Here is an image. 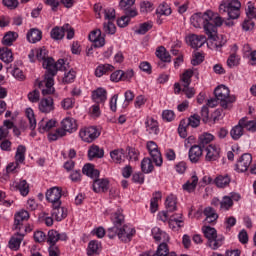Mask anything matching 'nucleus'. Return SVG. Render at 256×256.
Instances as JSON below:
<instances>
[{
	"mask_svg": "<svg viewBox=\"0 0 256 256\" xmlns=\"http://www.w3.org/2000/svg\"><path fill=\"white\" fill-rule=\"evenodd\" d=\"M190 23L196 29H201L203 27L204 33L210 37L215 36V27H221L224 20L217 13H214L211 10H207L204 13H195L190 18Z\"/></svg>",
	"mask_w": 256,
	"mask_h": 256,
	"instance_id": "nucleus-1",
	"label": "nucleus"
},
{
	"mask_svg": "<svg viewBox=\"0 0 256 256\" xmlns=\"http://www.w3.org/2000/svg\"><path fill=\"white\" fill-rule=\"evenodd\" d=\"M36 59L42 61V67L47 70L49 73L50 69H56V71H65L67 67L65 66V60L59 59L57 62L52 57H49L47 54V49L40 48L36 49Z\"/></svg>",
	"mask_w": 256,
	"mask_h": 256,
	"instance_id": "nucleus-2",
	"label": "nucleus"
},
{
	"mask_svg": "<svg viewBox=\"0 0 256 256\" xmlns=\"http://www.w3.org/2000/svg\"><path fill=\"white\" fill-rule=\"evenodd\" d=\"M219 13L228 14L229 19H239L241 15V2L239 0H224L219 5Z\"/></svg>",
	"mask_w": 256,
	"mask_h": 256,
	"instance_id": "nucleus-3",
	"label": "nucleus"
},
{
	"mask_svg": "<svg viewBox=\"0 0 256 256\" xmlns=\"http://www.w3.org/2000/svg\"><path fill=\"white\" fill-rule=\"evenodd\" d=\"M214 95L217 101H220L222 109H229L231 103H235L237 98L234 95H230V91L225 85H220L215 88Z\"/></svg>",
	"mask_w": 256,
	"mask_h": 256,
	"instance_id": "nucleus-4",
	"label": "nucleus"
},
{
	"mask_svg": "<svg viewBox=\"0 0 256 256\" xmlns=\"http://www.w3.org/2000/svg\"><path fill=\"white\" fill-rule=\"evenodd\" d=\"M203 234L208 239V246L216 251V249H219L223 245V242L225 241V237L221 235H217V230L210 226H204L202 228Z\"/></svg>",
	"mask_w": 256,
	"mask_h": 256,
	"instance_id": "nucleus-5",
	"label": "nucleus"
},
{
	"mask_svg": "<svg viewBox=\"0 0 256 256\" xmlns=\"http://www.w3.org/2000/svg\"><path fill=\"white\" fill-rule=\"evenodd\" d=\"M57 75V69H49V72H46V74L44 75V80L42 81H38V87L39 89H41L42 87H46L44 89H42V95H53V93H55V88L53 87V85H55V80L53 79V77H55Z\"/></svg>",
	"mask_w": 256,
	"mask_h": 256,
	"instance_id": "nucleus-6",
	"label": "nucleus"
},
{
	"mask_svg": "<svg viewBox=\"0 0 256 256\" xmlns=\"http://www.w3.org/2000/svg\"><path fill=\"white\" fill-rule=\"evenodd\" d=\"M111 221L114 226L108 229L107 235L109 239H115V237H117V231H119V228L123 227V223H125V216L123 215V211L118 210L112 214Z\"/></svg>",
	"mask_w": 256,
	"mask_h": 256,
	"instance_id": "nucleus-7",
	"label": "nucleus"
},
{
	"mask_svg": "<svg viewBox=\"0 0 256 256\" xmlns=\"http://www.w3.org/2000/svg\"><path fill=\"white\" fill-rule=\"evenodd\" d=\"M62 193L63 189L61 187L54 186L47 190L46 199L49 203L57 207V205H61Z\"/></svg>",
	"mask_w": 256,
	"mask_h": 256,
	"instance_id": "nucleus-8",
	"label": "nucleus"
},
{
	"mask_svg": "<svg viewBox=\"0 0 256 256\" xmlns=\"http://www.w3.org/2000/svg\"><path fill=\"white\" fill-rule=\"evenodd\" d=\"M99 135L101 134L95 127L82 128L79 132V137L82 139V141H85V143H93V141H95Z\"/></svg>",
	"mask_w": 256,
	"mask_h": 256,
	"instance_id": "nucleus-9",
	"label": "nucleus"
},
{
	"mask_svg": "<svg viewBox=\"0 0 256 256\" xmlns=\"http://www.w3.org/2000/svg\"><path fill=\"white\" fill-rule=\"evenodd\" d=\"M147 149L156 167H161V165H163V157L161 156V152H159V147L157 146V143L149 141L147 143Z\"/></svg>",
	"mask_w": 256,
	"mask_h": 256,
	"instance_id": "nucleus-10",
	"label": "nucleus"
},
{
	"mask_svg": "<svg viewBox=\"0 0 256 256\" xmlns=\"http://www.w3.org/2000/svg\"><path fill=\"white\" fill-rule=\"evenodd\" d=\"M135 235V228H132L127 225H123L122 227L118 228L116 236L123 241L124 243H129L131 238Z\"/></svg>",
	"mask_w": 256,
	"mask_h": 256,
	"instance_id": "nucleus-11",
	"label": "nucleus"
},
{
	"mask_svg": "<svg viewBox=\"0 0 256 256\" xmlns=\"http://www.w3.org/2000/svg\"><path fill=\"white\" fill-rule=\"evenodd\" d=\"M186 43H188L192 49H199L207 43V37H205V35L191 34L186 37Z\"/></svg>",
	"mask_w": 256,
	"mask_h": 256,
	"instance_id": "nucleus-12",
	"label": "nucleus"
},
{
	"mask_svg": "<svg viewBox=\"0 0 256 256\" xmlns=\"http://www.w3.org/2000/svg\"><path fill=\"white\" fill-rule=\"evenodd\" d=\"M253 162V156L249 153L243 154L238 162L236 163V171L239 173H245L249 167H251V163Z\"/></svg>",
	"mask_w": 256,
	"mask_h": 256,
	"instance_id": "nucleus-13",
	"label": "nucleus"
},
{
	"mask_svg": "<svg viewBox=\"0 0 256 256\" xmlns=\"http://www.w3.org/2000/svg\"><path fill=\"white\" fill-rule=\"evenodd\" d=\"M38 109L40 113H51L55 111V102H53V98L45 97L42 98L38 104Z\"/></svg>",
	"mask_w": 256,
	"mask_h": 256,
	"instance_id": "nucleus-14",
	"label": "nucleus"
},
{
	"mask_svg": "<svg viewBox=\"0 0 256 256\" xmlns=\"http://www.w3.org/2000/svg\"><path fill=\"white\" fill-rule=\"evenodd\" d=\"M135 5V0H120L119 8L124 11L125 15L137 17V10L131 8Z\"/></svg>",
	"mask_w": 256,
	"mask_h": 256,
	"instance_id": "nucleus-15",
	"label": "nucleus"
},
{
	"mask_svg": "<svg viewBox=\"0 0 256 256\" xmlns=\"http://www.w3.org/2000/svg\"><path fill=\"white\" fill-rule=\"evenodd\" d=\"M92 101L97 105H105V101H107V90L104 88H97L92 91Z\"/></svg>",
	"mask_w": 256,
	"mask_h": 256,
	"instance_id": "nucleus-16",
	"label": "nucleus"
},
{
	"mask_svg": "<svg viewBox=\"0 0 256 256\" xmlns=\"http://www.w3.org/2000/svg\"><path fill=\"white\" fill-rule=\"evenodd\" d=\"M188 156L191 163H199V160L203 157V148L200 145L191 146Z\"/></svg>",
	"mask_w": 256,
	"mask_h": 256,
	"instance_id": "nucleus-17",
	"label": "nucleus"
},
{
	"mask_svg": "<svg viewBox=\"0 0 256 256\" xmlns=\"http://www.w3.org/2000/svg\"><path fill=\"white\" fill-rule=\"evenodd\" d=\"M221 153V148L217 145H209L206 148V161H217L219 159Z\"/></svg>",
	"mask_w": 256,
	"mask_h": 256,
	"instance_id": "nucleus-18",
	"label": "nucleus"
},
{
	"mask_svg": "<svg viewBox=\"0 0 256 256\" xmlns=\"http://www.w3.org/2000/svg\"><path fill=\"white\" fill-rule=\"evenodd\" d=\"M51 215L55 221H63L67 217V208L62 207L61 204L52 205Z\"/></svg>",
	"mask_w": 256,
	"mask_h": 256,
	"instance_id": "nucleus-19",
	"label": "nucleus"
},
{
	"mask_svg": "<svg viewBox=\"0 0 256 256\" xmlns=\"http://www.w3.org/2000/svg\"><path fill=\"white\" fill-rule=\"evenodd\" d=\"M109 190V180L94 178L93 191L95 193H105Z\"/></svg>",
	"mask_w": 256,
	"mask_h": 256,
	"instance_id": "nucleus-20",
	"label": "nucleus"
},
{
	"mask_svg": "<svg viewBox=\"0 0 256 256\" xmlns=\"http://www.w3.org/2000/svg\"><path fill=\"white\" fill-rule=\"evenodd\" d=\"M65 31H69V24H65L62 27H59V26L54 27L51 30L50 35L52 39H54V41H61V39L65 37Z\"/></svg>",
	"mask_w": 256,
	"mask_h": 256,
	"instance_id": "nucleus-21",
	"label": "nucleus"
},
{
	"mask_svg": "<svg viewBox=\"0 0 256 256\" xmlns=\"http://www.w3.org/2000/svg\"><path fill=\"white\" fill-rule=\"evenodd\" d=\"M61 127L68 133H75L77 131V120L71 117H66L61 121Z\"/></svg>",
	"mask_w": 256,
	"mask_h": 256,
	"instance_id": "nucleus-22",
	"label": "nucleus"
},
{
	"mask_svg": "<svg viewBox=\"0 0 256 256\" xmlns=\"http://www.w3.org/2000/svg\"><path fill=\"white\" fill-rule=\"evenodd\" d=\"M23 237H25V235L19 232H17V234H15L14 236H12L8 242L9 249H11V251H19L21 247V243L23 241Z\"/></svg>",
	"mask_w": 256,
	"mask_h": 256,
	"instance_id": "nucleus-23",
	"label": "nucleus"
},
{
	"mask_svg": "<svg viewBox=\"0 0 256 256\" xmlns=\"http://www.w3.org/2000/svg\"><path fill=\"white\" fill-rule=\"evenodd\" d=\"M57 125V120L55 119H42L39 123H38V131L39 133H47V131H51V129H53V127H55Z\"/></svg>",
	"mask_w": 256,
	"mask_h": 256,
	"instance_id": "nucleus-24",
	"label": "nucleus"
},
{
	"mask_svg": "<svg viewBox=\"0 0 256 256\" xmlns=\"http://www.w3.org/2000/svg\"><path fill=\"white\" fill-rule=\"evenodd\" d=\"M199 183V177H197V174L194 173L189 180L185 184H183L182 188L184 191H187V193H194V191L197 189V185Z\"/></svg>",
	"mask_w": 256,
	"mask_h": 256,
	"instance_id": "nucleus-25",
	"label": "nucleus"
},
{
	"mask_svg": "<svg viewBox=\"0 0 256 256\" xmlns=\"http://www.w3.org/2000/svg\"><path fill=\"white\" fill-rule=\"evenodd\" d=\"M208 39L212 41V47L216 49V51H219L225 43H227V40L223 37V35L218 36L217 35V27H215V34L214 36L207 35Z\"/></svg>",
	"mask_w": 256,
	"mask_h": 256,
	"instance_id": "nucleus-26",
	"label": "nucleus"
},
{
	"mask_svg": "<svg viewBox=\"0 0 256 256\" xmlns=\"http://www.w3.org/2000/svg\"><path fill=\"white\" fill-rule=\"evenodd\" d=\"M243 135H245V129L241 124V120H239L238 124L233 126L230 130V137L233 139V141H239Z\"/></svg>",
	"mask_w": 256,
	"mask_h": 256,
	"instance_id": "nucleus-27",
	"label": "nucleus"
},
{
	"mask_svg": "<svg viewBox=\"0 0 256 256\" xmlns=\"http://www.w3.org/2000/svg\"><path fill=\"white\" fill-rule=\"evenodd\" d=\"M89 39L94 43V47H103L105 45V38L101 36L100 29L92 31Z\"/></svg>",
	"mask_w": 256,
	"mask_h": 256,
	"instance_id": "nucleus-28",
	"label": "nucleus"
},
{
	"mask_svg": "<svg viewBox=\"0 0 256 256\" xmlns=\"http://www.w3.org/2000/svg\"><path fill=\"white\" fill-rule=\"evenodd\" d=\"M29 219V212L27 210H22L18 212L15 215V220H14V229H19L23 227V221H27Z\"/></svg>",
	"mask_w": 256,
	"mask_h": 256,
	"instance_id": "nucleus-29",
	"label": "nucleus"
},
{
	"mask_svg": "<svg viewBox=\"0 0 256 256\" xmlns=\"http://www.w3.org/2000/svg\"><path fill=\"white\" fill-rule=\"evenodd\" d=\"M145 127L149 135H159V123L153 118H148L145 122Z\"/></svg>",
	"mask_w": 256,
	"mask_h": 256,
	"instance_id": "nucleus-30",
	"label": "nucleus"
},
{
	"mask_svg": "<svg viewBox=\"0 0 256 256\" xmlns=\"http://www.w3.org/2000/svg\"><path fill=\"white\" fill-rule=\"evenodd\" d=\"M105 156V150L97 145H92L88 150V158L91 159H103Z\"/></svg>",
	"mask_w": 256,
	"mask_h": 256,
	"instance_id": "nucleus-31",
	"label": "nucleus"
},
{
	"mask_svg": "<svg viewBox=\"0 0 256 256\" xmlns=\"http://www.w3.org/2000/svg\"><path fill=\"white\" fill-rule=\"evenodd\" d=\"M214 183L219 189H225V187H229V183H231V176H229V174L219 175L215 178Z\"/></svg>",
	"mask_w": 256,
	"mask_h": 256,
	"instance_id": "nucleus-32",
	"label": "nucleus"
},
{
	"mask_svg": "<svg viewBox=\"0 0 256 256\" xmlns=\"http://www.w3.org/2000/svg\"><path fill=\"white\" fill-rule=\"evenodd\" d=\"M82 173L84 175H87V177H90L91 179H99V170L95 169V166L92 164H86L82 168Z\"/></svg>",
	"mask_w": 256,
	"mask_h": 256,
	"instance_id": "nucleus-33",
	"label": "nucleus"
},
{
	"mask_svg": "<svg viewBox=\"0 0 256 256\" xmlns=\"http://www.w3.org/2000/svg\"><path fill=\"white\" fill-rule=\"evenodd\" d=\"M0 59L3 63H13V52L8 47L0 48Z\"/></svg>",
	"mask_w": 256,
	"mask_h": 256,
	"instance_id": "nucleus-34",
	"label": "nucleus"
},
{
	"mask_svg": "<svg viewBox=\"0 0 256 256\" xmlns=\"http://www.w3.org/2000/svg\"><path fill=\"white\" fill-rule=\"evenodd\" d=\"M240 125L250 133L256 132V120H249L247 117H243L240 119Z\"/></svg>",
	"mask_w": 256,
	"mask_h": 256,
	"instance_id": "nucleus-35",
	"label": "nucleus"
},
{
	"mask_svg": "<svg viewBox=\"0 0 256 256\" xmlns=\"http://www.w3.org/2000/svg\"><path fill=\"white\" fill-rule=\"evenodd\" d=\"M42 38L43 35L39 29L33 28L27 33V39L29 43H37L38 41H41Z\"/></svg>",
	"mask_w": 256,
	"mask_h": 256,
	"instance_id": "nucleus-36",
	"label": "nucleus"
},
{
	"mask_svg": "<svg viewBox=\"0 0 256 256\" xmlns=\"http://www.w3.org/2000/svg\"><path fill=\"white\" fill-rule=\"evenodd\" d=\"M204 215L206 217L205 221L206 223H215L217 219H219V215L215 211V209L211 207H207L204 209Z\"/></svg>",
	"mask_w": 256,
	"mask_h": 256,
	"instance_id": "nucleus-37",
	"label": "nucleus"
},
{
	"mask_svg": "<svg viewBox=\"0 0 256 256\" xmlns=\"http://www.w3.org/2000/svg\"><path fill=\"white\" fill-rule=\"evenodd\" d=\"M115 67L111 64H101L95 70L96 77H103L107 73L114 71Z\"/></svg>",
	"mask_w": 256,
	"mask_h": 256,
	"instance_id": "nucleus-38",
	"label": "nucleus"
},
{
	"mask_svg": "<svg viewBox=\"0 0 256 256\" xmlns=\"http://www.w3.org/2000/svg\"><path fill=\"white\" fill-rule=\"evenodd\" d=\"M156 57H158V59H161L164 63H171V54H169L167 49H165V47L163 46H160L156 50Z\"/></svg>",
	"mask_w": 256,
	"mask_h": 256,
	"instance_id": "nucleus-39",
	"label": "nucleus"
},
{
	"mask_svg": "<svg viewBox=\"0 0 256 256\" xmlns=\"http://www.w3.org/2000/svg\"><path fill=\"white\" fill-rule=\"evenodd\" d=\"M152 235L155 241H169V235H167V233H165L159 227H154L152 229Z\"/></svg>",
	"mask_w": 256,
	"mask_h": 256,
	"instance_id": "nucleus-40",
	"label": "nucleus"
},
{
	"mask_svg": "<svg viewBox=\"0 0 256 256\" xmlns=\"http://www.w3.org/2000/svg\"><path fill=\"white\" fill-rule=\"evenodd\" d=\"M110 157L114 163H123L125 161V151L123 149H118L110 152Z\"/></svg>",
	"mask_w": 256,
	"mask_h": 256,
	"instance_id": "nucleus-41",
	"label": "nucleus"
},
{
	"mask_svg": "<svg viewBox=\"0 0 256 256\" xmlns=\"http://www.w3.org/2000/svg\"><path fill=\"white\" fill-rule=\"evenodd\" d=\"M100 247H101V244H99L98 241H96V240L90 241L88 244L87 255L88 256L99 255Z\"/></svg>",
	"mask_w": 256,
	"mask_h": 256,
	"instance_id": "nucleus-42",
	"label": "nucleus"
},
{
	"mask_svg": "<svg viewBox=\"0 0 256 256\" xmlns=\"http://www.w3.org/2000/svg\"><path fill=\"white\" fill-rule=\"evenodd\" d=\"M183 121H185L188 127L195 129L201 124V117L198 114H194L187 119H183Z\"/></svg>",
	"mask_w": 256,
	"mask_h": 256,
	"instance_id": "nucleus-43",
	"label": "nucleus"
},
{
	"mask_svg": "<svg viewBox=\"0 0 256 256\" xmlns=\"http://www.w3.org/2000/svg\"><path fill=\"white\" fill-rule=\"evenodd\" d=\"M17 37H19V34H17L16 32H7L3 37L2 43L7 47H11V45H13V42L17 40Z\"/></svg>",
	"mask_w": 256,
	"mask_h": 256,
	"instance_id": "nucleus-44",
	"label": "nucleus"
},
{
	"mask_svg": "<svg viewBox=\"0 0 256 256\" xmlns=\"http://www.w3.org/2000/svg\"><path fill=\"white\" fill-rule=\"evenodd\" d=\"M165 205L168 213H173V211H177V198H175V196L173 195L168 196Z\"/></svg>",
	"mask_w": 256,
	"mask_h": 256,
	"instance_id": "nucleus-45",
	"label": "nucleus"
},
{
	"mask_svg": "<svg viewBox=\"0 0 256 256\" xmlns=\"http://www.w3.org/2000/svg\"><path fill=\"white\" fill-rule=\"evenodd\" d=\"M25 153H27V148L24 145H19L15 154L16 163H23L25 161Z\"/></svg>",
	"mask_w": 256,
	"mask_h": 256,
	"instance_id": "nucleus-46",
	"label": "nucleus"
},
{
	"mask_svg": "<svg viewBox=\"0 0 256 256\" xmlns=\"http://www.w3.org/2000/svg\"><path fill=\"white\" fill-rule=\"evenodd\" d=\"M215 139V136H213V134L211 133H203L199 136V146L200 147H205V145H209V143H211V141H213Z\"/></svg>",
	"mask_w": 256,
	"mask_h": 256,
	"instance_id": "nucleus-47",
	"label": "nucleus"
},
{
	"mask_svg": "<svg viewBox=\"0 0 256 256\" xmlns=\"http://www.w3.org/2000/svg\"><path fill=\"white\" fill-rule=\"evenodd\" d=\"M67 130L61 126V128L56 129L55 133H50L48 135L49 141H57V139H61V137H65L67 135Z\"/></svg>",
	"mask_w": 256,
	"mask_h": 256,
	"instance_id": "nucleus-48",
	"label": "nucleus"
},
{
	"mask_svg": "<svg viewBox=\"0 0 256 256\" xmlns=\"http://www.w3.org/2000/svg\"><path fill=\"white\" fill-rule=\"evenodd\" d=\"M141 169H142V173H152L154 166H153V161H151L150 158H144L141 161Z\"/></svg>",
	"mask_w": 256,
	"mask_h": 256,
	"instance_id": "nucleus-49",
	"label": "nucleus"
},
{
	"mask_svg": "<svg viewBox=\"0 0 256 256\" xmlns=\"http://www.w3.org/2000/svg\"><path fill=\"white\" fill-rule=\"evenodd\" d=\"M16 189H18L22 197H27V195H29V184L27 183V180L18 182L16 184Z\"/></svg>",
	"mask_w": 256,
	"mask_h": 256,
	"instance_id": "nucleus-50",
	"label": "nucleus"
},
{
	"mask_svg": "<svg viewBox=\"0 0 256 256\" xmlns=\"http://www.w3.org/2000/svg\"><path fill=\"white\" fill-rule=\"evenodd\" d=\"M154 9L155 6L153 3L147 0L140 2V13H142V15H147V13H151Z\"/></svg>",
	"mask_w": 256,
	"mask_h": 256,
	"instance_id": "nucleus-51",
	"label": "nucleus"
},
{
	"mask_svg": "<svg viewBox=\"0 0 256 256\" xmlns=\"http://www.w3.org/2000/svg\"><path fill=\"white\" fill-rule=\"evenodd\" d=\"M26 117L29 121V128L33 131V129L37 127V120L35 119V113L33 112V109H26Z\"/></svg>",
	"mask_w": 256,
	"mask_h": 256,
	"instance_id": "nucleus-52",
	"label": "nucleus"
},
{
	"mask_svg": "<svg viewBox=\"0 0 256 256\" xmlns=\"http://www.w3.org/2000/svg\"><path fill=\"white\" fill-rule=\"evenodd\" d=\"M240 61H241V58L239 57V55L233 52L232 54H230V56L227 59V66L230 69H233V67H237V65H239Z\"/></svg>",
	"mask_w": 256,
	"mask_h": 256,
	"instance_id": "nucleus-53",
	"label": "nucleus"
},
{
	"mask_svg": "<svg viewBox=\"0 0 256 256\" xmlns=\"http://www.w3.org/2000/svg\"><path fill=\"white\" fill-rule=\"evenodd\" d=\"M103 31L106 35H115L117 27H115L114 22L106 21L103 23Z\"/></svg>",
	"mask_w": 256,
	"mask_h": 256,
	"instance_id": "nucleus-54",
	"label": "nucleus"
},
{
	"mask_svg": "<svg viewBox=\"0 0 256 256\" xmlns=\"http://www.w3.org/2000/svg\"><path fill=\"white\" fill-rule=\"evenodd\" d=\"M57 241H59V232L56 230H49L47 235V243H49V245H57Z\"/></svg>",
	"mask_w": 256,
	"mask_h": 256,
	"instance_id": "nucleus-55",
	"label": "nucleus"
},
{
	"mask_svg": "<svg viewBox=\"0 0 256 256\" xmlns=\"http://www.w3.org/2000/svg\"><path fill=\"white\" fill-rule=\"evenodd\" d=\"M233 207V200L229 196H224L220 201V209L222 211H229Z\"/></svg>",
	"mask_w": 256,
	"mask_h": 256,
	"instance_id": "nucleus-56",
	"label": "nucleus"
},
{
	"mask_svg": "<svg viewBox=\"0 0 256 256\" xmlns=\"http://www.w3.org/2000/svg\"><path fill=\"white\" fill-rule=\"evenodd\" d=\"M191 77H193V70H186L182 74L181 81L183 83V87H189V85H191Z\"/></svg>",
	"mask_w": 256,
	"mask_h": 256,
	"instance_id": "nucleus-57",
	"label": "nucleus"
},
{
	"mask_svg": "<svg viewBox=\"0 0 256 256\" xmlns=\"http://www.w3.org/2000/svg\"><path fill=\"white\" fill-rule=\"evenodd\" d=\"M150 29H153V22L151 21L144 22L140 24V27L138 30H136V33H138V35H145V33L150 31Z\"/></svg>",
	"mask_w": 256,
	"mask_h": 256,
	"instance_id": "nucleus-58",
	"label": "nucleus"
},
{
	"mask_svg": "<svg viewBox=\"0 0 256 256\" xmlns=\"http://www.w3.org/2000/svg\"><path fill=\"white\" fill-rule=\"evenodd\" d=\"M157 15H170L171 14V7L168 6L167 3H162L156 9Z\"/></svg>",
	"mask_w": 256,
	"mask_h": 256,
	"instance_id": "nucleus-59",
	"label": "nucleus"
},
{
	"mask_svg": "<svg viewBox=\"0 0 256 256\" xmlns=\"http://www.w3.org/2000/svg\"><path fill=\"white\" fill-rule=\"evenodd\" d=\"M156 256H167L169 255V246H167V243L163 242L161 243L158 248L156 253H154Z\"/></svg>",
	"mask_w": 256,
	"mask_h": 256,
	"instance_id": "nucleus-60",
	"label": "nucleus"
},
{
	"mask_svg": "<svg viewBox=\"0 0 256 256\" xmlns=\"http://www.w3.org/2000/svg\"><path fill=\"white\" fill-rule=\"evenodd\" d=\"M124 96H125V100H124V103L122 104L123 109L129 107V103H131L133 99H135V93H133V91L131 90H127L124 93Z\"/></svg>",
	"mask_w": 256,
	"mask_h": 256,
	"instance_id": "nucleus-61",
	"label": "nucleus"
},
{
	"mask_svg": "<svg viewBox=\"0 0 256 256\" xmlns=\"http://www.w3.org/2000/svg\"><path fill=\"white\" fill-rule=\"evenodd\" d=\"M187 129H189V126L184 120H181L178 127V133L180 137H182V139H185V137H187Z\"/></svg>",
	"mask_w": 256,
	"mask_h": 256,
	"instance_id": "nucleus-62",
	"label": "nucleus"
},
{
	"mask_svg": "<svg viewBox=\"0 0 256 256\" xmlns=\"http://www.w3.org/2000/svg\"><path fill=\"white\" fill-rule=\"evenodd\" d=\"M115 9L108 8L104 10V19L105 21L115 22Z\"/></svg>",
	"mask_w": 256,
	"mask_h": 256,
	"instance_id": "nucleus-63",
	"label": "nucleus"
},
{
	"mask_svg": "<svg viewBox=\"0 0 256 256\" xmlns=\"http://www.w3.org/2000/svg\"><path fill=\"white\" fill-rule=\"evenodd\" d=\"M168 225L172 231H179L183 227V221L176 222L175 218L169 219Z\"/></svg>",
	"mask_w": 256,
	"mask_h": 256,
	"instance_id": "nucleus-64",
	"label": "nucleus"
}]
</instances>
